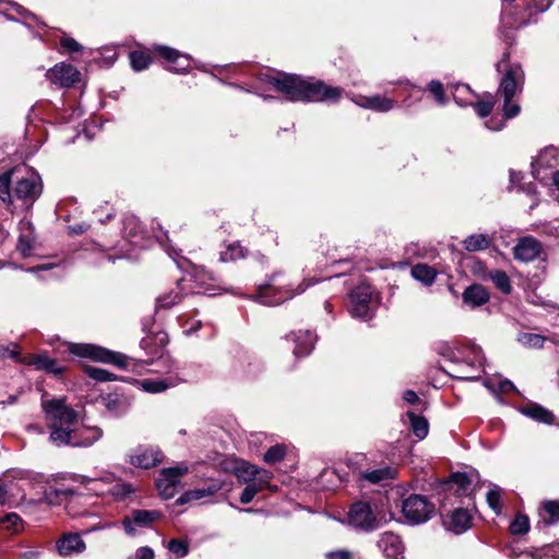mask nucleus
Masks as SVG:
<instances>
[{
	"instance_id": "1",
	"label": "nucleus",
	"mask_w": 559,
	"mask_h": 559,
	"mask_svg": "<svg viewBox=\"0 0 559 559\" xmlns=\"http://www.w3.org/2000/svg\"><path fill=\"white\" fill-rule=\"evenodd\" d=\"M41 408L48 423L49 441L58 448H88L103 437L98 426L80 423L79 413L67 403L66 396H43Z\"/></svg>"
},
{
	"instance_id": "2",
	"label": "nucleus",
	"mask_w": 559,
	"mask_h": 559,
	"mask_svg": "<svg viewBox=\"0 0 559 559\" xmlns=\"http://www.w3.org/2000/svg\"><path fill=\"white\" fill-rule=\"evenodd\" d=\"M259 80L272 85L276 92L284 95L285 100L292 103L335 105L344 92L342 87L329 85L320 79L282 71L276 74L261 73Z\"/></svg>"
},
{
	"instance_id": "3",
	"label": "nucleus",
	"mask_w": 559,
	"mask_h": 559,
	"mask_svg": "<svg viewBox=\"0 0 559 559\" xmlns=\"http://www.w3.org/2000/svg\"><path fill=\"white\" fill-rule=\"evenodd\" d=\"M496 70L503 73L498 93L503 100H513L516 94L522 93L525 73L520 62H510V52L504 51L500 60L496 63Z\"/></svg>"
},
{
	"instance_id": "4",
	"label": "nucleus",
	"mask_w": 559,
	"mask_h": 559,
	"mask_svg": "<svg viewBox=\"0 0 559 559\" xmlns=\"http://www.w3.org/2000/svg\"><path fill=\"white\" fill-rule=\"evenodd\" d=\"M69 352L76 357L109 364L124 370L134 364L132 357L92 343H72L69 346Z\"/></svg>"
},
{
	"instance_id": "5",
	"label": "nucleus",
	"mask_w": 559,
	"mask_h": 559,
	"mask_svg": "<svg viewBox=\"0 0 559 559\" xmlns=\"http://www.w3.org/2000/svg\"><path fill=\"white\" fill-rule=\"evenodd\" d=\"M278 274V272H274L267 275L265 282L258 285L257 293L251 295L250 299L263 306L274 307L292 299L296 295L302 294L309 286L313 284L304 281L295 289L276 288L273 287L272 284Z\"/></svg>"
},
{
	"instance_id": "6",
	"label": "nucleus",
	"mask_w": 559,
	"mask_h": 559,
	"mask_svg": "<svg viewBox=\"0 0 559 559\" xmlns=\"http://www.w3.org/2000/svg\"><path fill=\"white\" fill-rule=\"evenodd\" d=\"M376 290L369 283L361 282L348 294L347 310L349 314L361 321H369L374 317Z\"/></svg>"
},
{
	"instance_id": "7",
	"label": "nucleus",
	"mask_w": 559,
	"mask_h": 559,
	"mask_svg": "<svg viewBox=\"0 0 559 559\" xmlns=\"http://www.w3.org/2000/svg\"><path fill=\"white\" fill-rule=\"evenodd\" d=\"M43 193V181L38 173L28 171L17 178L13 187V202L17 211L28 212Z\"/></svg>"
},
{
	"instance_id": "8",
	"label": "nucleus",
	"mask_w": 559,
	"mask_h": 559,
	"mask_svg": "<svg viewBox=\"0 0 559 559\" xmlns=\"http://www.w3.org/2000/svg\"><path fill=\"white\" fill-rule=\"evenodd\" d=\"M401 512L404 523L414 526L428 522L435 515L436 507L428 497L412 493L402 501Z\"/></svg>"
},
{
	"instance_id": "9",
	"label": "nucleus",
	"mask_w": 559,
	"mask_h": 559,
	"mask_svg": "<svg viewBox=\"0 0 559 559\" xmlns=\"http://www.w3.org/2000/svg\"><path fill=\"white\" fill-rule=\"evenodd\" d=\"M536 21L537 16H531L526 10V0H502L500 13L502 28L516 29Z\"/></svg>"
},
{
	"instance_id": "10",
	"label": "nucleus",
	"mask_w": 559,
	"mask_h": 559,
	"mask_svg": "<svg viewBox=\"0 0 559 559\" xmlns=\"http://www.w3.org/2000/svg\"><path fill=\"white\" fill-rule=\"evenodd\" d=\"M38 475L28 469H8L3 474V481L8 487L9 498L11 502L24 501L26 498V491L36 481Z\"/></svg>"
},
{
	"instance_id": "11",
	"label": "nucleus",
	"mask_w": 559,
	"mask_h": 559,
	"mask_svg": "<svg viewBox=\"0 0 559 559\" xmlns=\"http://www.w3.org/2000/svg\"><path fill=\"white\" fill-rule=\"evenodd\" d=\"M158 510L132 509L121 520V526L129 537L138 536L142 530L153 527V524L162 519Z\"/></svg>"
},
{
	"instance_id": "12",
	"label": "nucleus",
	"mask_w": 559,
	"mask_h": 559,
	"mask_svg": "<svg viewBox=\"0 0 559 559\" xmlns=\"http://www.w3.org/2000/svg\"><path fill=\"white\" fill-rule=\"evenodd\" d=\"M513 259L521 263H530L539 260L542 270L545 272L547 257L544 252L543 243L533 236H523L518 239V242L512 249Z\"/></svg>"
},
{
	"instance_id": "13",
	"label": "nucleus",
	"mask_w": 559,
	"mask_h": 559,
	"mask_svg": "<svg viewBox=\"0 0 559 559\" xmlns=\"http://www.w3.org/2000/svg\"><path fill=\"white\" fill-rule=\"evenodd\" d=\"M168 335L164 331H157L144 336L140 342L141 348L148 355H158L156 360H145L144 362L146 365H167V371H173L175 362L171 360L169 355L163 354V349L168 344Z\"/></svg>"
},
{
	"instance_id": "14",
	"label": "nucleus",
	"mask_w": 559,
	"mask_h": 559,
	"mask_svg": "<svg viewBox=\"0 0 559 559\" xmlns=\"http://www.w3.org/2000/svg\"><path fill=\"white\" fill-rule=\"evenodd\" d=\"M165 455L157 445L139 444L130 451L127 462L141 469L153 468L163 463Z\"/></svg>"
},
{
	"instance_id": "15",
	"label": "nucleus",
	"mask_w": 559,
	"mask_h": 559,
	"mask_svg": "<svg viewBox=\"0 0 559 559\" xmlns=\"http://www.w3.org/2000/svg\"><path fill=\"white\" fill-rule=\"evenodd\" d=\"M188 469L186 463H179L174 467L163 468L155 480V486L159 495L165 499L173 498L177 491V486L180 484V477L188 473Z\"/></svg>"
},
{
	"instance_id": "16",
	"label": "nucleus",
	"mask_w": 559,
	"mask_h": 559,
	"mask_svg": "<svg viewBox=\"0 0 559 559\" xmlns=\"http://www.w3.org/2000/svg\"><path fill=\"white\" fill-rule=\"evenodd\" d=\"M348 523L356 530L371 532L378 528V520L370 503L357 501L348 511Z\"/></svg>"
},
{
	"instance_id": "17",
	"label": "nucleus",
	"mask_w": 559,
	"mask_h": 559,
	"mask_svg": "<svg viewBox=\"0 0 559 559\" xmlns=\"http://www.w3.org/2000/svg\"><path fill=\"white\" fill-rule=\"evenodd\" d=\"M557 165V150L555 147H547L532 162V176L535 180L547 185Z\"/></svg>"
},
{
	"instance_id": "18",
	"label": "nucleus",
	"mask_w": 559,
	"mask_h": 559,
	"mask_svg": "<svg viewBox=\"0 0 559 559\" xmlns=\"http://www.w3.org/2000/svg\"><path fill=\"white\" fill-rule=\"evenodd\" d=\"M466 349L473 355V359H466V361H474L476 366H479L478 370L466 369L464 367L453 366L452 371H447L443 368L441 369L451 378L463 380V381H475L480 378L483 372V364L485 361V355L480 346L476 344H471L466 347Z\"/></svg>"
},
{
	"instance_id": "19",
	"label": "nucleus",
	"mask_w": 559,
	"mask_h": 559,
	"mask_svg": "<svg viewBox=\"0 0 559 559\" xmlns=\"http://www.w3.org/2000/svg\"><path fill=\"white\" fill-rule=\"evenodd\" d=\"M233 367L237 373L246 378H254L263 370L262 362L240 347L233 352Z\"/></svg>"
},
{
	"instance_id": "20",
	"label": "nucleus",
	"mask_w": 559,
	"mask_h": 559,
	"mask_svg": "<svg viewBox=\"0 0 559 559\" xmlns=\"http://www.w3.org/2000/svg\"><path fill=\"white\" fill-rule=\"evenodd\" d=\"M226 483L222 479H210L201 487L185 491L177 500L176 504H186L190 501L213 498L221 491H228Z\"/></svg>"
},
{
	"instance_id": "21",
	"label": "nucleus",
	"mask_w": 559,
	"mask_h": 559,
	"mask_svg": "<svg viewBox=\"0 0 559 559\" xmlns=\"http://www.w3.org/2000/svg\"><path fill=\"white\" fill-rule=\"evenodd\" d=\"M82 495L78 493L73 488H53L50 487L44 492V500L50 506H58L67 502L66 509L72 516L84 515L85 511L76 512L73 510L75 500L80 499Z\"/></svg>"
},
{
	"instance_id": "22",
	"label": "nucleus",
	"mask_w": 559,
	"mask_h": 559,
	"mask_svg": "<svg viewBox=\"0 0 559 559\" xmlns=\"http://www.w3.org/2000/svg\"><path fill=\"white\" fill-rule=\"evenodd\" d=\"M46 78L60 87H70L80 81L81 73L74 66L60 62L46 72Z\"/></svg>"
},
{
	"instance_id": "23",
	"label": "nucleus",
	"mask_w": 559,
	"mask_h": 559,
	"mask_svg": "<svg viewBox=\"0 0 559 559\" xmlns=\"http://www.w3.org/2000/svg\"><path fill=\"white\" fill-rule=\"evenodd\" d=\"M153 51L164 60L176 63V66L167 68L168 71L183 74L188 71L191 64V57L189 55H183L179 50L164 46V45H154Z\"/></svg>"
},
{
	"instance_id": "24",
	"label": "nucleus",
	"mask_w": 559,
	"mask_h": 559,
	"mask_svg": "<svg viewBox=\"0 0 559 559\" xmlns=\"http://www.w3.org/2000/svg\"><path fill=\"white\" fill-rule=\"evenodd\" d=\"M472 476L464 472L453 473L449 479L442 481L438 487V492L451 493L456 497L467 496L471 490Z\"/></svg>"
},
{
	"instance_id": "25",
	"label": "nucleus",
	"mask_w": 559,
	"mask_h": 559,
	"mask_svg": "<svg viewBox=\"0 0 559 559\" xmlns=\"http://www.w3.org/2000/svg\"><path fill=\"white\" fill-rule=\"evenodd\" d=\"M123 235L126 240L134 248H145L146 230L141 221L134 215L123 218Z\"/></svg>"
},
{
	"instance_id": "26",
	"label": "nucleus",
	"mask_w": 559,
	"mask_h": 559,
	"mask_svg": "<svg viewBox=\"0 0 559 559\" xmlns=\"http://www.w3.org/2000/svg\"><path fill=\"white\" fill-rule=\"evenodd\" d=\"M19 231L16 249L22 257H29L37 240L34 224L27 217H23L19 223Z\"/></svg>"
},
{
	"instance_id": "27",
	"label": "nucleus",
	"mask_w": 559,
	"mask_h": 559,
	"mask_svg": "<svg viewBox=\"0 0 559 559\" xmlns=\"http://www.w3.org/2000/svg\"><path fill=\"white\" fill-rule=\"evenodd\" d=\"M352 100L360 108L382 114L389 112L395 107V100L393 98L380 94L370 96L358 94L354 95Z\"/></svg>"
},
{
	"instance_id": "28",
	"label": "nucleus",
	"mask_w": 559,
	"mask_h": 559,
	"mask_svg": "<svg viewBox=\"0 0 559 559\" xmlns=\"http://www.w3.org/2000/svg\"><path fill=\"white\" fill-rule=\"evenodd\" d=\"M378 549L386 559H404V544L401 537L392 532H384L377 540Z\"/></svg>"
},
{
	"instance_id": "29",
	"label": "nucleus",
	"mask_w": 559,
	"mask_h": 559,
	"mask_svg": "<svg viewBox=\"0 0 559 559\" xmlns=\"http://www.w3.org/2000/svg\"><path fill=\"white\" fill-rule=\"evenodd\" d=\"M285 338L295 344L293 353L297 358L308 356L313 350L317 341L316 334L309 330L290 332Z\"/></svg>"
},
{
	"instance_id": "30",
	"label": "nucleus",
	"mask_w": 559,
	"mask_h": 559,
	"mask_svg": "<svg viewBox=\"0 0 559 559\" xmlns=\"http://www.w3.org/2000/svg\"><path fill=\"white\" fill-rule=\"evenodd\" d=\"M56 547L60 556L70 557L72 555L82 554L86 548V544L80 534L69 533L57 540Z\"/></svg>"
},
{
	"instance_id": "31",
	"label": "nucleus",
	"mask_w": 559,
	"mask_h": 559,
	"mask_svg": "<svg viewBox=\"0 0 559 559\" xmlns=\"http://www.w3.org/2000/svg\"><path fill=\"white\" fill-rule=\"evenodd\" d=\"M140 488L135 484L118 481L108 489L114 501L120 503H132L140 499Z\"/></svg>"
},
{
	"instance_id": "32",
	"label": "nucleus",
	"mask_w": 559,
	"mask_h": 559,
	"mask_svg": "<svg viewBox=\"0 0 559 559\" xmlns=\"http://www.w3.org/2000/svg\"><path fill=\"white\" fill-rule=\"evenodd\" d=\"M185 278H180L176 283V287L171 288L168 293L159 295L156 298L155 311L158 312L163 309H170L171 307L181 302L185 296L188 295L182 286Z\"/></svg>"
},
{
	"instance_id": "33",
	"label": "nucleus",
	"mask_w": 559,
	"mask_h": 559,
	"mask_svg": "<svg viewBox=\"0 0 559 559\" xmlns=\"http://www.w3.org/2000/svg\"><path fill=\"white\" fill-rule=\"evenodd\" d=\"M437 352L443 358L453 364V366L464 367L466 369L478 370L479 366H476L474 361H466L464 350L460 347H453L448 343H442L438 346Z\"/></svg>"
},
{
	"instance_id": "34",
	"label": "nucleus",
	"mask_w": 559,
	"mask_h": 559,
	"mask_svg": "<svg viewBox=\"0 0 559 559\" xmlns=\"http://www.w3.org/2000/svg\"><path fill=\"white\" fill-rule=\"evenodd\" d=\"M518 411L539 424L551 425L555 420L554 413L536 402L520 406Z\"/></svg>"
},
{
	"instance_id": "35",
	"label": "nucleus",
	"mask_w": 559,
	"mask_h": 559,
	"mask_svg": "<svg viewBox=\"0 0 559 559\" xmlns=\"http://www.w3.org/2000/svg\"><path fill=\"white\" fill-rule=\"evenodd\" d=\"M443 523L449 531L462 534L471 527L472 515L466 509L456 508Z\"/></svg>"
},
{
	"instance_id": "36",
	"label": "nucleus",
	"mask_w": 559,
	"mask_h": 559,
	"mask_svg": "<svg viewBox=\"0 0 559 559\" xmlns=\"http://www.w3.org/2000/svg\"><path fill=\"white\" fill-rule=\"evenodd\" d=\"M348 473H342L340 469L326 467L322 469L316 479L318 486L326 490H333L347 481Z\"/></svg>"
},
{
	"instance_id": "37",
	"label": "nucleus",
	"mask_w": 559,
	"mask_h": 559,
	"mask_svg": "<svg viewBox=\"0 0 559 559\" xmlns=\"http://www.w3.org/2000/svg\"><path fill=\"white\" fill-rule=\"evenodd\" d=\"M463 302L471 308L480 307L489 301V292L480 284H472L462 294Z\"/></svg>"
},
{
	"instance_id": "38",
	"label": "nucleus",
	"mask_w": 559,
	"mask_h": 559,
	"mask_svg": "<svg viewBox=\"0 0 559 559\" xmlns=\"http://www.w3.org/2000/svg\"><path fill=\"white\" fill-rule=\"evenodd\" d=\"M27 364L34 366L37 370H44L47 373H52L56 376L61 374L64 370V368L59 365L56 359L50 358L46 354L32 355L27 360Z\"/></svg>"
},
{
	"instance_id": "39",
	"label": "nucleus",
	"mask_w": 559,
	"mask_h": 559,
	"mask_svg": "<svg viewBox=\"0 0 559 559\" xmlns=\"http://www.w3.org/2000/svg\"><path fill=\"white\" fill-rule=\"evenodd\" d=\"M4 3L10 5L12 9H14L16 11V13L21 16V20H17V19L7 14L4 11L0 10V13H2L7 17V20L22 23L23 25H25L27 27H31L32 23H35L38 26H45V24L41 23L39 21V19L34 13L29 12L28 10H26L25 8H23L19 3L11 2V1L7 2V1L3 0L2 4H4Z\"/></svg>"
},
{
	"instance_id": "40",
	"label": "nucleus",
	"mask_w": 559,
	"mask_h": 559,
	"mask_svg": "<svg viewBox=\"0 0 559 559\" xmlns=\"http://www.w3.org/2000/svg\"><path fill=\"white\" fill-rule=\"evenodd\" d=\"M542 520L538 521L536 527L538 530L546 528L559 522V502L556 500L546 501L543 504Z\"/></svg>"
},
{
	"instance_id": "41",
	"label": "nucleus",
	"mask_w": 559,
	"mask_h": 559,
	"mask_svg": "<svg viewBox=\"0 0 559 559\" xmlns=\"http://www.w3.org/2000/svg\"><path fill=\"white\" fill-rule=\"evenodd\" d=\"M13 171H4L0 175V200L11 212H16L17 206L13 202V189H11Z\"/></svg>"
},
{
	"instance_id": "42",
	"label": "nucleus",
	"mask_w": 559,
	"mask_h": 559,
	"mask_svg": "<svg viewBox=\"0 0 559 559\" xmlns=\"http://www.w3.org/2000/svg\"><path fill=\"white\" fill-rule=\"evenodd\" d=\"M411 274L415 281L420 282L425 286L432 285L437 278V271L425 263L415 264L411 270Z\"/></svg>"
},
{
	"instance_id": "43",
	"label": "nucleus",
	"mask_w": 559,
	"mask_h": 559,
	"mask_svg": "<svg viewBox=\"0 0 559 559\" xmlns=\"http://www.w3.org/2000/svg\"><path fill=\"white\" fill-rule=\"evenodd\" d=\"M249 257L248 248L241 246L239 241H234L229 243L224 252H221L219 261L221 262H234L239 259H246Z\"/></svg>"
},
{
	"instance_id": "44",
	"label": "nucleus",
	"mask_w": 559,
	"mask_h": 559,
	"mask_svg": "<svg viewBox=\"0 0 559 559\" xmlns=\"http://www.w3.org/2000/svg\"><path fill=\"white\" fill-rule=\"evenodd\" d=\"M491 239L486 234H472L463 240L464 249L468 252H476L489 248Z\"/></svg>"
},
{
	"instance_id": "45",
	"label": "nucleus",
	"mask_w": 559,
	"mask_h": 559,
	"mask_svg": "<svg viewBox=\"0 0 559 559\" xmlns=\"http://www.w3.org/2000/svg\"><path fill=\"white\" fill-rule=\"evenodd\" d=\"M406 416L409 419L411 429L414 436L417 437L419 440L425 439L429 431L428 420L424 416L417 415L415 412L412 411H408L406 413Z\"/></svg>"
},
{
	"instance_id": "46",
	"label": "nucleus",
	"mask_w": 559,
	"mask_h": 559,
	"mask_svg": "<svg viewBox=\"0 0 559 559\" xmlns=\"http://www.w3.org/2000/svg\"><path fill=\"white\" fill-rule=\"evenodd\" d=\"M103 403L106 409L115 416H120L126 412L123 397L116 392L103 396Z\"/></svg>"
},
{
	"instance_id": "47",
	"label": "nucleus",
	"mask_w": 559,
	"mask_h": 559,
	"mask_svg": "<svg viewBox=\"0 0 559 559\" xmlns=\"http://www.w3.org/2000/svg\"><path fill=\"white\" fill-rule=\"evenodd\" d=\"M488 278L504 295L512 293V284L509 275L502 270H492L488 273Z\"/></svg>"
},
{
	"instance_id": "48",
	"label": "nucleus",
	"mask_w": 559,
	"mask_h": 559,
	"mask_svg": "<svg viewBox=\"0 0 559 559\" xmlns=\"http://www.w3.org/2000/svg\"><path fill=\"white\" fill-rule=\"evenodd\" d=\"M394 469L391 467H382L367 471L362 474L364 478L372 484H380L394 478Z\"/></svg>"
},
{
	"instance_id": "49",
	"label": "nucleus",
	"mask_w": 559,
	"mask_h": 559,
	"mask_svg": "<svg viewBox=\"0 0 559 559\" xmlns=\"http://www.w3.org/2000/svg\"><path fill=\"white\" fill-rule=\"evenodd\" d=\"M546 340L547 338L540 334L527 333V332H522L516 337V341L521 345H523L524 347L534 348V349L543 348Z\"/></svg>"
},
{
	"instance_id": "50",
	"label": "nucleus",
	"mask_w": 559,
	"mask_h": 559,
	"mask_svg": "<svg viewBox=\"0 0 559 559\" xmlns=\"http://www.w3.org/2000/svg\"><path fill=\"white\" fill-rule=\"evenodd\" d=\"M501 492L502 489L498 485L490 484V489L486 495L488 507L495 512L496 515H500L502 512Z\"/></svg>"
},
{
	"instance_id": "51",
	"label": "nucleus",
	"mask_w": 559,
	"mask_h": 559,
	"mask_svg": "<svg viewBox=\"0 0 559 559\" xmlns=\"http://www.w3.org/2000/svg\"><path fill=\"white\" fill-rule=\"evenodd\" d=\"M129 59L131 68L136 72L147 69L152 63V58L150 55L138 50L131 51L129 53Z\"/></svg>"
},
{
	"instance_id": "52",
	"label": "nucleus",
	"mask_w": 559,
	"mask_h": 559,
	"mask_svg": "<svg viewBox=\"0 0 559 559\" xmlns=\"http://www.w3.org/2000/svg\"><path fill=\"white\" fill-rule=\"evenodd\" d=\"M171 384L168 379H145L141 382L143 391L153 394L166 391Z\"/></svg>"
},
{
	"instance_id": "53",
	"label": "nucleus",
	"mask_w": 559,
	"mask_h": 559,
	"mask_svg": "<svg viewBox=\"0 0 559 559\" xmlns=\"http://www.w3.org/2000/svg\"><path fill=\"white\" fill-rule=\"evenodd\" d=\"M465 96L474 97L475 95L469 85L463 83L457 84L453 93V99L460 107H467L472 105V99H468Z\"/></svg>"
},
{
	"instance_id": "54",
	"label": "nucleus",
	"mask_w": 559,
	"mask_h": 559,
	"mask_svg": "<svg viewBox=\"0 0 559 559\" xmlns=\"http://www.w3.org/2000/svg\"><path fill=\"white\" fill-rule=\"evenodd\" d=\"M235 474L240 481L254 480V476L259 474V467L247 462H240L235 467Z\"/></svg>"
},
{
	"instance_id": "55",
	"label": "nucleus",
	"mask_w": 559,
	"mask_h": 559,
	"mask_svg": "<svg viewBox=\"0 0 559 559\" xmlns=\"http://www.w3.org/2000/svg\"><path fill=\"white\" fill-rule=\"evenodd\" d=\"M509 530L512 535H523L530 530V519L525 514H516L510 523Z\"/></svg>"
},
{
	"instance_id": "56",
	"label": "nucleus",
	"mask_w": 559,
	"mask_h": 559,
	"mask_svg": "<svg viewBox=\"0 0 559 559\" xmlns=\"http://www.w3.org/2000/svg\"><path fill=\"white\" fill-rule=\"evenodd\" d=\"M167 549L176 559H181L189 554V543L183 539L171 538L168 542Z\"/></svg>"
},
{
	"instance_id": "57",
	"label": "nucleus",
	"mask_w": 559,
	"mask_h": 559,
	"mask_svg": "<svg viewBox=\"0 0 559 559\" xmlns=\"http://www.w3.org/2000/svg\"><path fill=\"white\" fill-rule=\"evenodd\" d=\"M0 358L11 359L15 362H26L20 353V347L16 343H10L9 345H0Z\"/></svg>"
},
{
	"instance_id": "58",
	"label": "nucleus",
	"mask_w": 559,
	"mask_h": 559,
	"mask_svg": "<svg viewBox=\"0 0 559 559\" xmlns=\"http://www.w3.org/2000/svg\"><path fill=\"white\" fill-rule=\"evenodd\" d=\"M555 0H526V10L531 16H538L545 13L552 5Z\"/></svg>"
},
{
	"instance_id": "59",
	"label": "nucleus",
	"mask_w": 559,
	"mask_h": 559,
	"mask_svg": "<svg viewBox=\"0 0 559 559\" xmlns=\"http://www.w3.org/2000/svg\"><path fill=\"white\" fill-rule=\"evenodd\" d=\"M66 266H67V263L64 261L61 263L46 262V263L38 264L36 266H32V267L27 269V271L31 273L37 274L39 272L57 270V272L55 273V276L61 277L64 273Z\"/></svg>"
},
{
	"instance_id": "60",
	"label": "nucleus",
	"mask_w": 559,
	"mask_h": 559,
	"mask_svg": "<svg viewBox=\"0 0 559 559\" xmlns=\"http://www.w3.org/2000/svg\"><path fill=\"white\" fill-rule=\"evenodd\" d=\"M286 454V448L283 444H275L270 447L263 455L264 462L267 464H274L284 459Z\"/></svg>"
},
{
	"instance_id": "61",
	"label": "nucleus",
	"mask_w": 559,
	"mask_h": 559,
	"mask_svg": "<svg viewBox=\"0 0 559 559\" xmlns=\"http://www.w3.org/2000/svg\"><path fill=\"white\" fill-rule=\"evenodd\" d=\"M427 91L433 96L435 100L443 106L447 104V96L443 84L438 80H431L427 85Z\"/></svg>"
},
{
	"instance_id": "62",
	"label": "nucleus",
	"mask_w": 559,
	"mask_h": 559,
	"mask_svg": "<svg viewBox=\"0 0 559 559\" xmlns=\"http://www.w3.org/2000/svg\"><path fill=\"white\" fill-rule=\"evenodd\" d=\"M245 483L247 485L243 488V490L239 497V500L241 503L248 504L253 500L254 496L263 489L260 485L257 484L255 480H250V481H245Z\"/></svg>"
},
{
	"instance_id": "63",
	"label": "nucleus",
	"mask_w": 559,
	"mask_h": 559,
	"mask_svg": "<svg viewBox=\"0 0 559 559\" xmlns=\"http://www.w3.org/2000/svg\"><path fill=\"white\" fill-rule=\"evenodd\" d=\"M83 371L96 382H107L108 370L94 366H84Z\"/></svg>"
},
{
	"instance_id": "64",
	"label": "nucleus",
	"mask_w": 559,
	"mask_h": 559,
	"mask_svg": "<svg viewBox=\"0 0 559 559\" xmlns=\"http://www.w3.org/2000/svg\"><path fill=\"white\" fill-rule=\"evenodd\" d=\"M2 523L13 533H17L22 526V519L16 513H9L3 518Z\"/></svg>"
}]
</instances>
